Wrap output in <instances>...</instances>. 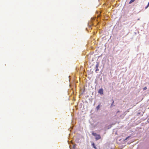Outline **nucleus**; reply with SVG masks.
Returning a JSON list of instances; mask_svg holds the SVG:
<instances>
[{
  "instance_id": "obj_9",
  "label": "nucleus",
  "mask_w": 149,
  "mask_h": 149,
  "mask_svg": "<svg viewBox=\"0 0 149 149\" xmlns=\"http://www.w3.org/2000/svg\"><path fill=\"white\" fill-rule=\"evenodd\" d=\"M119 112V111H117V112Z\"/></svg>"
},
{
  "instance_id": "obj_2",
  "label": "nucleus",
  "mask_w": 149,
  "mask_h": 149,
  "mask_svg": "<svg viewBox=\"0 0 149 149\" xmlns=\"http://www.w3.org/2000/svg\"><path fill=\"white\" fill-rule=\"evenodd\" d=\"M99 93H100L101 95L103 94V88H101L98 91Z\"/></svg>"
},
{
  "instance_id": "obj_6",
  "label": "nucleus",
  "mask_w": 149,
  "mask_h": 149,
  "mask_svg": "<svg viewBox=\"0 0 149 149\" xmlns=\"http://www.w3.org/2000/svg\"><path fill=\"white\" fill-rule=\"evenodd\" d=\"M149 6V2H148L147 6L145 7V8L146 9H147Z\"/></svg>"
},
{
  "instance_id": "obj_1",
  "label": "nucleus",
  "mask_w": 149,
  "mask_h": 149,
  "mask_svg": "<svg viewBox=\"0 0 149 149\" xmlns=\"http://www.w3.org/2000/svg\"><path fill=\"white\" fill-rule=\"evenodd\" d=\"M92 134L95 136V139L96 140H97L101 139V136L99 134H97L93 132L92 133Z\"/></svg>"
},
{
  "instance_id": "obj_5",
  "label": "nucleus",
  "mask_w": 149,
  "mask_h": 149,
  "mask_svg": "<svg viewBox=\"0 0 149 149\" xmlns=\"http://www.w3.org/2000/svg\"><path fill=\"white\" fill-rule=\"evenodd\" d=\"M100 107V106L99 105H98L96 107V109H97V110H98L99 109Z\"/></svg>"
},
{
  "instance_id": "obj_8",
  "label": "nucleus",
  "mask_w": 149,
  "mask_h": 149,
  "mask_svg": "<svg viewBox=\"0 0 149 149\" xmlns=\"http://www.w3.org/2000/svg\"><path fill=\"white\" fill-rule=\"evenodd\" d=\"M129 137V136H128L125 139V140H127Z\"/></svg>"
},
{
  "instance_id": "obj_3",
  "label": "nucleus",
  "mask_w": 149,
  "mask_h": 149,
  "mask_svg": "<svg viewBox=\"0 0 149 149\" xmlns=\"http://www.w3.org/2000/svg\"><path fill=\"white\" fill-rule=\"evenodd\" d=\"M92 146L95 149H97V148L96 146H95V143L93 142L92 143Z\"/></svg>"
},
{
  "instance_id": "obj_7",
  "label": "nucleus",
  "mask_w": 149,
  "mask_h": 149,
  "mask_svg": "<svg viewBox=\"0 0 149 149\" xmlns=\"http://www.w3.org/2000/svg\"><path fill=\"white\" fill-rule=\"evenodd\" d=\"M147 89V87H145L143 88V91H144V90H146Z\"/></svg>"
},
{
  "instance_id": "obj_4",
  "label": "nucleus",
  "mask_w": 149,
  "mask_h": 149,
  "mask_svg": "<svg viewBox=\"0 0 149 149\" xmlns=\"http://www.w3.org/2000/svg\"><path fill=\"white\" fill-rule=\"evenodd\" d=\"M135 1V0H131L130 1V2H129V4H131L132 3H133V2H134Z\"/></svg>"
}]
</instances>
